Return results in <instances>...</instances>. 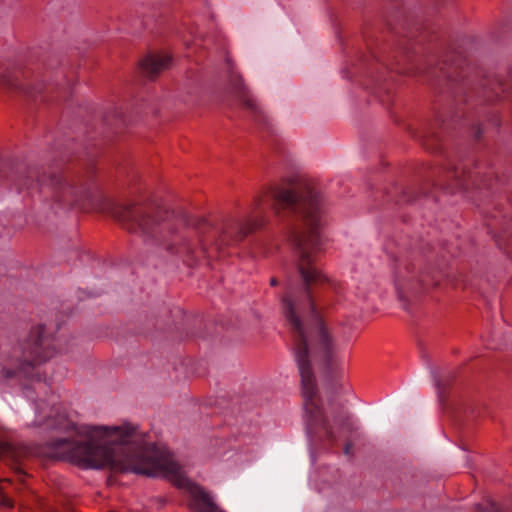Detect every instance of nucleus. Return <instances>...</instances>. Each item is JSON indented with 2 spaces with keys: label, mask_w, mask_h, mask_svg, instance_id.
<instances>
[{
  "label": "nucleus",
  "mask_w": 512,
  "mask_h": 512,
  "mask_svg": "<svg viewBox=\"0 0 512 512\" xmlns=\"http://www.w3.org/2000/svg\"><path fill=\"white\" fill-rule=\"evenodd\" d=\"M190 492L196 502L195 512H224L213 502L211 495L200 486H192Z\"/></svg>",
  "instance_id": "nucleus-14"
},
{
  "label": "nucleus",
  "mask_w": 512,
  "mask_h": 512,
  "mask_svg": "<svg viewBox=\"0 0 512 512\" xmlns=\"http://www.w3.org/2000/svg\"><path fill=\"white\" fill-rule=\"evenodd\" d=\"M36 409H37V411H38L39 415L43 414V409H44V408L42 407L41 402H37V403H36Z\"/></svg>",
  "instance_id": "nucleus-22"
},
{
  "label": "nucleus",
  "mask_w": 512,
  "mask_h": 512,
  "mask_svg": "<svg viewBox=\"0 0 512 512\" xmlns=\"http://www.w3.org/2000/svg\"><path fill=\"white\" fill-rule=\"evenodd\" d=\"M445 249L447 250V253L451 254L452 256H455V255H456V253H455V252H453V251H451L449 248H446V247H445Z\"/></svg>",
  "instance_id": "nucleus-25"
},
{
  "label": "nucleus",
  "mask_w": 512,
  "mask_h": 512,
  "mask_svg": "<svg viewBox=\"0 0 512 512\" xmlns=\"http://www.w3.org/2000/svg\"><path fill=\"white\" fill-rule=\"evenodd\" d=\"M231 85L235 96L242 103L244 108L250 112L255 123L266 129L268 133H271L272 128L267 116L264 114L257 101L244 84L242 77L233 76L231 79Z\"/></svg>",
  "instance_id": "nucleus-9"
},
{
  "label": "nucleus",
  "mask_w": 512,
  "mask_h": 512,
  "mask_svg": "<svg viewBox=\"0 0 512 512\" xmlns=\"http://www.w3.org/2000/svg\"><path fill=\"white\" fill-rule=\"evenodd\" d=\"M437 386L439 389H445L444 384L441 382V380H437Z\"/></svg>",
  "instance_id": "nucleus-23"
},
{
  "label": "nucleus",
  "mask_w": 512,
  "mask_h": 512,
  "mask_svg": "<svg viewBox=\"0 0 512 512\" xmlns=\"http://www.w3.org/2000/svg\"><path fill=\"white\" fill-rule=\"evenodd\" d=\"M2 173V167H0V174Z\"/></svg>",
  "instance_id": "nucleus-27"
},
{
  "label": "nucleus",
  "mask_w": 512,
  "mask_h": 512,
  "mask_svg": "<svg viewBox=\"0 0 512 512\" xmlns=\"http://www.w3.org/2000/svg\"><path fill=\"white\" fill-rule=\"evenodd\" d=\"M55 338L46 333L45 326L32 327L28 337L13 350V368H3L4 378L23 377L34 379L35 366L47 361L57 353Z\"/></svg>",
  "instance_id": "nucleus-4"
},
{
  "label": "nucleus",
  "mask_w": 512,
  "mask_h": 512,
  "mask_svg": "<svg viewBox=\"0 0 512 512\" xmlns=\"http://www.w3.org/2000/svg\"><path fill=\"white\" fill-rule=\"evenodd\" d=\"M0 86L6 87L9 90L22 92L33 99L42 97V94L48 90V88L44 87L42 84L37 87H30L20 82L18 78L13 76L10 72L0 73ZM41 99L44 100V98Z\"/></svg>",
  "instance_id": "nucleus-12"
},
{
  "label": "nucleus",
  "mask_w": 512,
  "mask_h": 512,
  "mask_svg": "<svg viewBox=\"0 0 512 512\" xmlns=\"http://www.w3.org/2000/svg\"><path fill=\"white\" fill-rule=\"evenodd\" d=\"M497 242V245L501 248V249H504L506 251V253L510 256H512V247H511V242H508L506 244H502L500 239H497L496 240Z\"/></svg>",
  "instance_id": "nucleus-20"
},
{
  "label": "nucleus",
  "mask_w": 512,
  "mask_h": 512,
  "mask_svg": "<svg viewBox=\"0 0 512 512\" xmlns=\"http://www.w3.org/2000/svg\"><path fill=\"white\" fill-rule=\"evenodd\" d=\"M401 49V57L402 60L405 62H411L413 58V54L415 53V47L414 44L409 43L406 46L400 47Z\"/></svg>",
  "instance_id": "nucleus-18"
},
{
  "label": "nucleus",
  "mask_w": 512,
  "mask_h": 512,
  "mask_svg": "<svg viewBox=\"0 0 512 512\" xmlns=\"http://www.w3.org/2000/svg\"><path fill=\"white\" fill-rule=\"evenodd\" d=\"M171 57L165 54H150L140 62V68L150 79L156 77L162 70L169 67Z\"/></svg>",
  "instance_id": "nucleus-13"
},
{
  "label": "nucleus",
  "mask_w": 512,
  "mask_h": 512,
  "mask_svg": "<svg viewBox=\"0 0 512 512\" xmlns=\"http://www.w3.org/2000/svg\"><path fill=\"white\" fill-rule=\"evenodd\" d=\"M481 85V98H483L484 102L503 100L510 97V90H512V75L510 76L509 83L504 82L500 78H496L494 80L485 79Z\"/></svg>",
  "instance_id": "nucleus-10"
},
{
  "label": "nucleus",
  "mask_w": 512,
  "mask_h": 512,
  "mask_svg": "<svg viewBox=\"0 0 512 512\" xmlns=\"http://www.w3.org/2000/svg\"><path fill=\"white\" fill-rule=\"evenodd\" d=\"M416 199V196L412 195V191L410 188L402 189L401 195L399 199L397 200L398 203H410L413 202Z\"/></svg>",
  "instance_id": "nucleus-19"
},
{
  "label": "nucleus",
  "mask_w": 512,
  "mask_h": 512,
  "mask_svg": "<svg viewBox=\"0 0 512 512\" xmlns=\"http://www.w3.org/2000/svg\"><path fill=\"white\" fill-rule=\"evenodd\" d=\"M475 512H502V508L497 503L489 501L486 505L478 504Z\"/></svg>",
  "instance_id": "nucleus-17"
},
{
  "label": "nucleus",
  "mask_w": 512,
  "mask_h": 512,
  "mask_svg": "<svg viewBox=\"0 0 512 512\" xmlns=\"http://www.w3.org/2000/svg\"><path fill=\"white\" fill-rule=\"evenodd\" d=\"M433 174H437L434 185L450 193L469 189L492 190L498 182L493 168L484 167L480 163L474 165L473 173L468 169L467 162H460L449 163L447 167L438 168Z\"/></svg>",
  "instance_id": "nucleus-5"
},
{
  "label": "nucleus",
  "mask_w": 512,
  "mask_h": 512,
  "mask_svg": "<svg viewBox=\"0 0 512 512\" xmlns=\"http://www.w3.org/2000/svg\"><path fill=\"white\" fill-rule=\"evenodd\" d=\"M447 57L448 59L439 61L428 73L445 80L455 97L463 96L464 101L468 102L469 98H472L473 88L467 78V61L456 52Z\"/></svg>",
  "instance_id": "nucleus-7"
},
{
  "label": "nucleus",
  "mask_w": 512,
  "mask_h": 512,
  "mask_svg": "<svg viewBox=\"0 0 512 512\" xmlns=\"http://www.w3.org/2000/svg\"><path fill=\"white\" fill-rule=\"evenodd\" d=\"M394 283L400 300H407L409 295H417L429 286H436L439 278L434 272H416L415 264L401 260L394 270Z\"/></svg>",
  "instance_id": "nucleus-8"
},
{
  "label": "nucleus",
  "mask_w": 512,
  "mask_h": 512,
  "mask_svg": "<svg viewBox=\"0 0 512 512\" xmlns=\"http://www.w3.org/2000/svg\"><path fill=\"white\" fill-rule=\"evenodd\" d=\"M4 167L8 169L5 176L18 192L27 190L30 194L37 190L56 203L80 209L93 207L101 198L92 164L83 171H76L71 166L52 169L48 175L23 163L16 166L5 164Z\"/></svg>",
  "instance_id": "nucleus-3"
},
{
  "label": "nucleus",
  "mask_w": 512,
  "mask_h": 512,
  "mask_svg": "<svg viewBox=\"0 0 512 512\" xmlns=\"http://www.w3.org/2000/svg\"><path fill=\"white\" fill-rule=\"evenodd\" d=\"M402 60L397 59L395 56L393 60H383L375 57L376 66H380L381 68L388 69L391 71H395L398 74H408L411 72L412 68L408 67L406 63L402 64ZM375 69H379L376 67Z\"/></svg>",
  "instance_id": "nucleus-16"
},
{
  "label": "nucleus",
  "mask_w": 512,
  "mask_h": 512,
  "mask_svg": "<svg viewBox=\"0 0 512 512\" xmlns=\"http://www.w3.org/2000/svg\"><path fill=\"white\" fill-rule=\"evenodd\" d=\"M491 217L496 218V217H497V214H496V213H495V214H492V215H491Z\"/></svg>",
  "instance_id": "nucleus-26"
},
{
  "label": "nucleus",
  "mask_w": 512,
  "mask_h": 512,
  "mask_svg": "<svg viewBox=\"0 0 512 512\" xmlns=\"http://www.w3.org/2000/svg\"><path fill=\"white\" fill-rule=\"evenodd\" d=\"M344 454L347 456L352 455V443L350 441H346L344 445Z\"/></svg>",
  "instance_id": "nucleus-21"
},
{
  "label": "nucleus",
  "mask_w": 512,
  "mask_h": 512,
  "mask_svg": "<svg viewBox=\"0 0 512 512\" xmlns=\"http://www.w3.org/2000/svg\"><path fill=\"white\" fill-rule=\"evenodd\" d=\"M448 125L443 119H437L434 124L427 127L421 136L423 146L432 152L440 151L443 146V134Z\"/></svg>",
  "instance_id": "nucleus-11"
},
{
  "label": "nucleus",
  "mask_w": 512,
  "mask_h": 512,
  "mask_svg": "<svg viewBox=\"0 0 512 512\" xmlns=\"http://www.w3.org/2000/svg\"><path fill=\"white\" fill-rule=\"evenodd\" d=\"M270 284H271V286H276V285H277V279H276V278H274V277H273V278H271V280H270Z\"/></svg>",
  "instance_id": "nucleus-24"
},
{
  "label": "nucleus",
  "mask_w": 512,
  "mask_h": 512,
  "mask_svg": "<svg viewBox=\"0 0 512 512\" xmlns=\"http://www.w3.org/2000/svg\"><path fill=\"white\" fill-rule=\"evenodd\" d=\"M288 218L286 237L297 257L300 282L288 280L282 309L293 337L295 361L301 377L307 433L331 447L339 438L347 440L354 426L348 416L340 419L336 434L317 400L312 362L319 363L332 380L342 378L344 364L324 326L318 306L324 294L339 292V285L319 268L317 256L323 249L324 199L314 183L291 178L271 187L255 200L248 216L218 220L189 215L182 209L169 210L153 200L114 204L113 217L129 232L138 233L171 254L195 261L200 257H223L227 247L242 242L266 223L265 210Z\"/></svg>",
  "instance_id": "nucleus-1"
},
{
  "label": "nucleus",
  "mask_w": 512,
  "mask_h": 512,
  "mask_svg": "<svg viewBox=\"0 0 512 512\" xmlns=\"http://www.w3.org/2000/svg\"><path fill=\"white\" fill-rule=\"evenodd\" d=\"M31 455V449L24 444H15L11 442L0 443V457L15 472L18 483H14L11 479H0V506L7 509L14 507V500L10 494L12 491L20 493L26 488V478L28 474L25 472L24 461Z\"/></svg>",
  "instance_id": "nucleus-6"
},
{
  "label": "nucleus",
  "mask_w": 512,
  "mask_h": 512,
  "mask_svg": "<svg viewBox=\"0 0 512 512\" xmlns=\"http://www.w3.org/2000/svg\"><path fill=\"white\" fill-rule=\"evenodd\" d=\"M39 425L84 436L82 440L56 438L49 441L48 455L53 459L67 460L84 468H108L113 472L163 477L178 487L189 484L173 455L149 442L134 426L78 427L58 411L48 415Z\"/></svg>",
  "instance_id": "nucleus-2"
},
{
  "label": "nucleus",
  "mask_w": 512,
  "mask_h": 512,
  "mask_svg": "<svg viewBox=\"0 0 512 512\" xmlns=\"http://www.w3.org/2000/svg\"><path fill=\"white\" fill-rule=\"evenodd\" d=\"M489 126L493 128L500 126V118L498 112L495 110L487 112L484 120H480L477 123H472L469 127V134L474 138V140L478 141L487 131Z\"/></svg>",
  "instance_id": "nucleus-15"
}]
</instances>
